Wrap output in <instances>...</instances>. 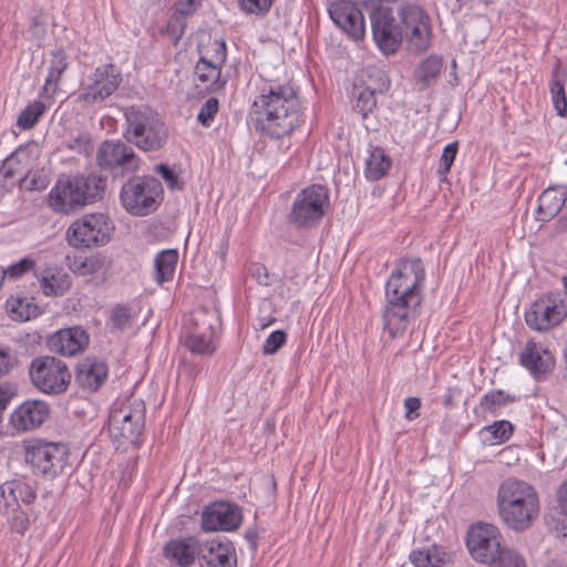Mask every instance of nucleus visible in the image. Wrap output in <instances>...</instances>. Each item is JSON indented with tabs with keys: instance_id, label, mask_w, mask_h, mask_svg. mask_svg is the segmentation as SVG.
I'll return each mask as SVG.
<instances>
[{
	"instance_id": "473e14b6",
	"label": "nucleus",
	"mask_w": 567,
	"mask_h": 567,
	"mask_svg": "<svg viewBox=\"0 0 567 567\" xmlns=\"http://www.w3.org/2000/svg\"><path fill=\"white\" fill-rule=\"evenodd\" d=\"M398 13L404 32H409L414 25L430 21V17L421 6L408 0L401 2Z\"/></svg>"
},
{
	"instance_id": "393cba45",
	"label": "nucleus",
	"mask_w": 567,
	"mask_h": 567,
	"mask_svg": "<svg viewBox=\"0 0 567 567\" xmlns=\"http://www.w3.org/2000/svg\"><path fill=\"white\" fill-rule=\"evenodd\" d=\"M203 543L195 537L169 540L164 547L165 556L179 567H188L200 558Z\"/></svg>"
},
{
	"instance_id": "052dcab7",
	"label": "nucleus",
	"mask_w": 567,
	"mask_h": 567,
	"mask_svg": "<svg viewBox=\"0 0 567 567\" xmlns=\"http://www.w3.org/2000/svg\"><path fill=\"white\" fill-rule=\"evenodd\" d=\"M404 406L406 409L405 417L408 420L412 421V420H414L415 417L419 416L417 413L413 414L414 412H416L421 408V401H420L419 398L410 396V398L405 399Z\"/></svg>"
},
{
	"instance_id": "9b49d317",
	"label": "nucleus",
	"mask_w": 567,
	"mask_h": 567,
	"mask_svg": "<svg viewBox=\"0 0 567 567\" xmlns=\"http://www.w3.org/2000/svg\"><path fill=\"white\" fill-rule=\"evenodd\" d=\"M145 425V404L141 400L114 406L109 416V431L112 439L140 444Z\"/></svg>"
},
{
	"instance_id": "69168bd1",
	"label": "nucleus",
	"mask_w": 567,
	"mask_h": 567,
	"mask_svg": "<svg viewBox=\"0 0 567 567\" xmlns=\"http://www.w3.org/2000/svg\"><path fill=\"white\" fill-rule=\"evenodd\" d=\"M443 404L445 408H450L454 404V398L451 393V390L447 391V393L443 398Z\"/></svg>"
},
{
	"instance_id": "1a4fd4ad",
	"label": "nucleus",
	"mask_w": 567,
	"mask_h": 567,
	"mask_svg": "<svg viewBox=\"0 0 567 567\" xmlns=\"http://www.w3.org/2000/svg\"><path fill=\"white\" fill-rule=\"evenodd\" d=\"M29 377L33 386L48 395L65 393L72 380L66 363L51 355L34 358L29 365Z\"/></svg>"
},
{
	"instance_id": "2eb2a0df",
	"label": "nucleus",
	"mask_w": 567,
	"mask_h": 567,
	"mask_svg": "<svg viewBox=\"0 0 567 567\" xmlns=\"http://www.w3.org/2000/svg\"><path fill=\"white\" fill-rule=\"evenodd\" d=\"M373 40L385 55L394 54L401 47L403 29L396 23L389 7H377L369 11Z\"/></svg>"
},
{
	"instance_id": "9d476101",
	"label": "nucleus",
	"mask_w": 567,
	"mask_h": 567,
	"mask_svg": "<svg viewBox=\"0 0 567 567\" xmlns=\"http://www.w3.org/2000/svg\"><path fill=\"white\" fill-rule=\"evenodd\" d=\"M113 220L103 213L85 214L71 224L66 236L76 248H92L106 245L114 231Z\"/></svg>"
},
{
	"instance_id": "13d9d810",
	"label": "nucleus",
	"mask_w": 567,
	"mask_h": 567,
	"mask_svg": "<svg viewBox=\"0 0 567 567\" xmlns=\"http://www.w3.org/2000/svg\"><path fill=\"white\" fill-rule=\"evenodd\" d=\"M23 151L19 148L14 154H12L10 157H8L2 166V174L6 178H12L17 174L22 175L23 172H18V169L14 167V164L20 163V156L22 155Z\"/></svg>"
},
{
	"instance_id": "4be33fe9",
	"label": "nucleus",
	"mask_w": 567,
	"mask_h": 567,
	"mask_svg": "<svg viewBox=\"0 0 567 567\" xmlns=\"http://www.w3.org/2000/svg\"><path fill=\"white\" fill-rule=\"evenodd\" d=\"M218 56H215V61H210L202 56L195 65L194 73L198 81L205 85L208 92H218L226 85V80L221 76V65L226 61V45L221 42L217 50Z\"/></svg>"
},
{
	"instance_id": "680f3d73",
	"label": "nucleus",
	"mask_w": 567,
	"mask_h": 567,
	"mask_svg": "<svg viewBox=\"0 0 567 567\" xmlns=\"http://www.w3.org/2000/svg\"><path fill=\"white\" fill-rule=\"evenodd\" d=\"M557 502L561 514L567 517V480L557 491Z\"/></svg>"
},
{
	"instance_id": "338daca9",
	"label": "nucleus",
	"mask_w": 567,
	"mask_h": 567,
	"mask_svg": "<svg viewBox=\"0 0 567 567\" xmlns=\"http://www.w3.org/2000/svg\"><path fill=\"white\" fill-rule=\"evenodd\" d=\"M275 321H276L275 318L259 319V327H260V329H265V328H267L268 326H270Z\"/></svg>"
},
{
	"instance_id": "39448f33",
	"label": "nucleus",
	"mask_w": 567,
	"mask_h": 567,
	"mask_svg": "<svg viewBox=\"0 0 567 567\" xmlns=\"http://www.w3.org/2000/svg\"><path fill=\"white\" fill-rule=\"evenodd\" d=\"M125 130L123 136L130 144L144 152L164 147L168 130L161 115L146 105H132L124 110Z\"/></svg>"
},
{
	"instance_id": "7ed1b4c3",
	"label": "nucleus",
	"mask_w": 567,
	"mask_h": 567,
	"mask_svg": "<svg viewBox=\"0 0 567 567\" xmlns=\"http://www.w3.org/2000/svg\"><path fill=\"white\" fill-rule=\"evenodd\" d=\"M497 509L499 517L511 529L525 530L538 517V494L527 482L509 477L498 487Z\"/></svg>"
},
{
	"instance_id": "ea45409f",
	"label": "nucleus",
	"mask_w": 567,
	"mask_h": 567,
	"mask_svg": "<svg viewBox=\"0 0 567 567\" xmlns=\"http://www.w3.org/2000/svg\"><path fill=\"white\" fill-rule=\"evenodd\" d=\"M105 268V258L99 254L75 260L73 264V271L80 276L94 275Z\"/></svg>"
},
{
	"instance_id": "0eeeda50",
	"label": "nucleus",
	"mask_w": 567,
	"mask_h": 567,
	"mask_svg": "<svg viewBox=\"0 0 567 567\" xmlns=\"http://www.w3.org/2000/svg\"><path fill=\"white\" fill-rule=\"evenodd\" d=\"M24 458L33 474L52 480L69 467V447L62 443L37 440L25 447Z\"/></svg>"
},
{
	"instance_id": "20e7f679",
	"label": "nucleus",
	"mask_w": 567,
	"mask_h": 567,
	"mask_svg": "<svg viewBox=\"0 0 567 567\" xmlns=\"http://www.w3.org/2000/svg\"><path fill=\"white\" fill-rule=\"evenodd\" d=\"M106 177L100 174L69 176L56 182L49 194V205L60 214H70L103 197Z\"/></svg>"
},
{
	"instance_id": "72a5a7b5",
	"label": "nucleus",
	"mask_w": 567,
	"mask_h": 567,
	"mask_svg": "<svg viewBox=\"0 0 567 567\" xmlns=\"http://www.w3.org/2000/svg\"><path fill=\"white\" fill-rule=\"evenodd\" d=\"M447 558V554L436 545L410 554V560L415 567H442Z\"/></svg>"
},
{
	"instance_id": "c9c22d12",
	"label": "nucleus",
	"mask_w": 567,
	"mask_h": 567,
	"mask_svg": "<svg viewBox=\"0 0 567 567\" xmlns=\"http://www.w3.org/2000/svg\"><path fill=\"white\" fill-rule=\"evenodd\" d=\"M409 47L415 52H423L427 50L431 43V27L430 21L414 25L413 29L405 32Z\"/></svg>"
},
{
	"instance_id": "f03ea898",
	"label": "nucleus",
	"mask_w": 567,
	"mask_h": 567,
	"mask_svg": "<svg viewBox=\"0 0 567 567\" xmlns=\"http://www.w3.org/2000/svg\"><path fill=\"white\" fill-rule=\"evenodd\" d=\"M252 110L256 130L272 138L290 135L303 122L298 90L289 82L264 86Z\"/></svg>"
},
{
	"instance_id": "c03bdc74",
	"label": "nucleus",
	"mask_w": 567,
	"mask_h": 567,
	"mask_svg": "<svg viewBox=\"0 0 567 567\" xmlns=\"http://www.w3.org/2000/svg\"><path fill=\"white\" fill-rule=\"evenodd\" d=\"M489 565L492 567H526L525 560L518 553L504 547Z\"/></svg>"
},
{
	"instance_id": "2f4dec72",
	"label": "nucleus",
	"mask_w": 567,
	"mask_h": 567,
	"mask_svg": "<svg viewBox=\"0 0 567 567\" xmlns=\"http://www.w3.org/2000/svg\"><path fill=\"white\" fill-rule=\"evenodd\" d=\"M178 262V252L175 249H166L155 257V280L162 285L173 279Z\"/></svg>"
},
{
	"instance_id": "ddd939ff",
	"label": "nucleus",
	"mask_w": 567,
	"mask_h": 567,
	"mask_svg": "<svg viewBox=\"0 0 567 567\" xmlns=\"http://www.w3.org/2000/svg\"><path fill=\"white\" fill-rule=\"evenodd\" d=\"M567 318V299L549 291L535 300L525 313L526 324L539 332L559 326Z\"/></svg>"
},
{
	"instance_id": "bf43d9fd",
	"label": "nucleus",
	"mask_w": 567,
	"mask_h": 567,
	"mask_svg": "<svg viewBox=\"0 0 567 567\" xmlns=\"http://www.w3.org/2000/svg\"><path fill=\"white\" fill-rule=\"evenodd\" d=\"M248 272L259 285H269V274L265 265L254 262L248 267Z\"/></svg>"
},
{
	"instance_id": "4d7b16f0",
	"label": "nucleus",
	"mask_w": 567,
	"mask_h": 567,
	"mask_svg": "<svg viewBox=\"0 0 567 567\" xmlns=\"http://www.w3.org/2000/svg\"><path fill=\"white\" fill-rule=\"evenodd\" d=\"M8 517V523L10 525L11 530L23 534L29 527V519L24 512L20 508L12 511Z\"/></svg>"
},
{
	"instance_id": "49530a36",
	"label": "nucleus",
	"mask_w": 567,
	"mask_h": 567,
	"mask_svg": "<svg viewBox=\"0 0 567 567\" xmlns=\"http://www.w3.org/2000/svg\"><path fill=\"white\" fill-rule=\"evenodd\" d=\"M550 93L554 106L557 111V114L560 117L567 116V99L564 87V81L559 79H555L550 84Z\"/></svg>"
},
{
	"instance_id": "f8f14e48",
	"label": "nucleus",
	"mask_w": 567,
	"mask_h": 567,
	"mask_svg": "<svg viewBox=\"0 0 567 567\" xmlns=\"http://www.w3.org/2000/svg\"><path fill=\"white\" fill-rule=\"evenodd\" d=\"M122 81V73L113 63L100 65L81 83L76 100L85 105L102 103L120 87Z\"/></svg>"
},
{
	"instance_id": "bb28decb",
	"label": "nucleus",
	"mask_w": 567,
	"mask_h": 567,
	"mask_svg": "<svg viewBox=\"0 0 567 567\" xmlns=\"http://www.w3.org/2000/svg\"><path fill=\"white\" fill-rule=\"evenodd\" d=\"M443 60L437 55L424 59L414 70L413 78L420 90L434 85L442 72Z\"/></svg>"
},
{
	"instance_id": "e2e57ef3",
	"label": "nucleus",
	"mask_w": 567,
	"mask_h": 567,
	"mask_svg": "<svg viewBox=\"0 0 567 567\" xmlns=\"http://www.w3.org/2000/svg\"><path fill=\"white\" fill-rule=\"evenodd\" d=\"M245 538L250 543L251 549H257L258 533L256 528H248L245 533Z\"/></svg>"
},
{
	"instance_id": "a19ab883",
	"label": "nucleus",
	"mask_w": 567,
	"mask_h": 567,
	"mask_svg": "<svg viewBox=\"0 0 567 567\" xmlns=\"http://www.w3.org/2000/svg\"><path fill=\"white\" fill-rule=\"evenodd\" d=\"M357 91L353 109L367 117L377 106L375 92L370 87H359Z\"/></svg>"
},
{
	"instance_id": "7c9ffc66",
	"label": "nucleus",
	"mask_w": 567,
	"mask_h": 567,
	"mask_svg": "<svg viewBox=\"0 0 567 567\" xmlns=\"http://www.w3.org/2000/svg\"><path fill=\"white\" fill-rule=\"evenodd\" d=\"M565 206L564 199L558 195V185L546 188L538 198V219L548 221Z\"/></svg>"
},
{
	"instance_id": "0e129e2a",
	"label": "nucleus",
	"mask_w": 567,
	"mask_h": 567,
	"mask_svg": "<svg viewBox=\"0 0 567 567\" xmlns=\"http://www.w3.org/2000/svg\"><path fill=\"white\" fill-rule=\"evenodd\" d=\"M195 1L196 0H187L186 6L182 4L181 8L177 9V11L185 16L190 14L196 9Z\"/></svg>"
},
{
	"instance_id": "b1692460",
	"label": "nucleus",
	"mask_w": 567,
	"mask_h": 567,
	"mask_svg": "<svg viewBox=\"0 0 567 567\" xmlns=\"http://www.w3.org/2000/svg\"><path fill=\"white\" fill-rule=\"evenodd\" d=\"M200 567H237L235 549L230 544L217 540L203 543Z\"/></svg>"
},
{
	"instance_id": "603ef678",
	"label": "nucleus",
	"mask_w": 567,
	"mask_h": 567,
	"mask_svg": "<svg viewBox=\"0 0 567 567\" xmlns=\"http://www.w3.org/2000/svg\"><path fill=\"white\" fill-rule=\"evenodd\" d=\"M19 509V504L13 498L9 485L3 483L0 486V513L4 516H9L12 511Z\"/></svg>"
},
{
	"instance_id": "09e8293b",
	"label": "nucleus",
	"mask_w": 567,
	"mask_h": 567,
	"mask_svg": "<svg viewBox=\"0 0 567 567\" xmlns=\"http://www.w3.org/2000/svg\"><path fill=\"white\" fill-rule=\"evenodd\" d=\"M18 364L16 352L9 347L0 346V378L10 374Z\"/></svg>"
},
{
	"instance_id": "37998d69",
	"label": "nucleus",
	"mask_w": 567,
	"mask_h": 567,
	"mask_svg": "<svg viewBox=\"0 0 567 567\" xmlns=\"http://www.w3.org/2000/svg\"><path fill=\"white\" fill-rule=\"evenodd\" d=\"M484 431L491 434L492 444H502L512 436L514 427L509 421L502 420L485 426Z\"/></svg>"
},
{
	"instance_id": "f3484780",
	"label": "nucleus",
	"mask_w": 567,
	"mask_h": 567,
	"mask_svg": "<svg viewBox=\"0 0 567 567\" xmlns=\"http://www.w3.org/2000/svg\"><path fill=\"white\" fill-rule=\"evenodd\" d=\"M353 0H333L329 2L328 12L337 27L351 39L362 40L365 33L363 13Z\"/></svg>"
},
{
	"instance_id": "de8ad7c7",
	"label": "nucleus",
	"mask_w": 567,
	"mask_h": 567,
	"mask_svg": "<svg viewBox=\"0 0 567 567\" xmlns=\"http://www.w3.org/2000/svg\"><path fill=\"white\" fill-rule=\"evenodd\" d=\"M219 110L217 97H209L200 107L197 114V121L205 127H209Z\"/></svg>"
},
{
	"instance_id": "412c9836",
	"label": "nucleus",
	"mask_w": 567,
	"mask_h": 567,
	"mask_svg": "<svg viewBox=\"0 0 567 567\" xmlns=\"http://www.w3.org/2000/svg\"><path fill=\"white\" fill-rule=\"evenodd\" d=\"M89 344V334L81 327L61 329L49 337L47 346L51 352L72 357L82 352Z\"/></svg>"
},
{
	"instance_id": "58836bf2",
	"label": "nucleus",
	"mask_w": 567,
	"mask_h": 567,
	"mask_svg": "<svg viewBox=\"0 0 567 567\" xmlns=\"http://www.w3.org/2000/svg\"><path fill=\"white\" fill-rule=\"evenodd\" d=\"M515 401V396L503 390H492L481 398L480 406L486 412H496Z\"/></svg>"
},
{
	"instance_id": "c756f323",
	"label": "nucleus",
	"mask_w": 567,
	"mask_h": 567,
	"mask_svg": "<svg viewBox=\"0 0 567 567\" xmlns=\"http://www.w3.org/2000/svg\"><path fill=\"white\" fill-rule=\"evenodd\" d=\"M6 309L16 321H28L40 315L33 298L24 296H11L6 302Z\"/></svg>"
},
{
	"instance_id": "3c124183",
	"label": "nucleus",
	"mask_w": 567,
	"mask_h": 567,
	"mask_svg": "<svg viewBox=\"0 0 567 567\" xmlns=\"http://www.w3.org/2000/svg\"><path fill=\"white\" fill-rule=\"evenodd\" d=\"M34 266H35V261L32 258H30V257L22 258L18 262L9 266L3 271V277H8L10 279H18V278L22 277L24 274H27L28 271L32 270L34 268Z\"/></svg>"
},
{
	"instance_id": "4468645a",
	"label": "nucleus",
	"mask_w": 567,
	"mask_h": 567,
	"mask_svg": "<svg viewBox=\"0 0 567 567\" xmlns=\"http://www.w3.org/2000/svg\"><path fill=\"white\" fill-rule=\"evenodd\" d=\"M130 143L121 140H106L101 143L96 153V164L109 171L114 177L135 173L141 163Z\"/></svg>"
},
{
	"instance_id": "c85d7f7f",
	"label": "nucleus",
	"mask_w": 567,
	"mask_h": 567,
	"mask_svg": "<svg viewBox=\"0 0 567 567\" xmlns=\"http://www.w3.org/2000/svg\"><path fill=\"white\" fill-rule=\"evenodd\" d=\"M218 316L215 311L206 307L195 309L188 317L186 328L187 333L197 332L198 334H215Z\"/></svg>"
},
{
	"instance_id": "aec40b11",
	"label": "nucleus",
	"mask_w": 567,
	"mask_h": 567,
	"mask_svg": "<svg viewBox=\"0 0 567 567\" xmlns=\"http://www.w3.org/2000/svg\"><path fill=\"white\" fill-rule=\"evenodd\" d=\"M519 363L536 380H542L554 369L555 358L542 344L534 340H528L519 353Z\"/></svg>"
},
{
	"instance_id": "e433bc0d",
	"label": "nucleus",
	"mask_w": 567,
	"mask_h": 567,
	"mask_svg": "<svg viewBox=\"0 0 567 567\" xmlns=\"http://www.w3.org/2000/svg\"><path fill=\"white\" fill-rule=\"evenodd\" d=\"M214 337L215 334L189 332L186 334L185 347L193 353L210 355L215 352Z\"/></svg>"
},
{
	"instance_id": "774afa93",
	"label": "nucleus",
	"mask_w": 567,
	"mask_h": 567,
	"mask_svg": "<svg viewBox=\"0 0 567 567\" xmlns=\"http://www.w3.org/2000/svg\"><path fill=\"white\" fill-rule=\"evenodd\" d=\"M558 195L564 199V204L567 202V187L558 185Z\"/></svg>"
},
{
	"instance_id": "f704fd0d",
	"label": "nucleus",
	"mask_w": 567,
	"mask_h": 567,
	"mask_svg": "<svg viewBox=\"0 0 567 567\" xmlns=\"http://www.w3.org/2000/svg\"><path fill=\"white\" fill-rule=\"evenodd\" d=\"M391 159L381 147H374L367 161L365 177L370 181H378L389 172Z\"/></svg>"
},
{
	"instance_id": "cd10ccee",
	"label": "nucleus",
	"mask_w": 567,
	"mask_h": 567,
	"mask_svg": "<svg viewBox=\"0 0 567 567\" xmlns=\"http://www.w3.org/2000/svg\"><path fill=\"white\" fill-rule=\"evenodd\" d=\"M68 66L65 52L62 49L52 51L49 72L42 89L43 95L51 97L58 91V84Z\"/></svg>"
},
{
	"instance_id": "a18cd8bd",
	"label": "nucleus",
	"mask_w": 567,
	"mask_h": 567,
	"mask_svg": "<svg viewBox=\"0 0 567 567\" xmlns=\"http://www.w3.org/2000/svg\"><path fill=\"white\" fill-rule=\"evenodd\" d=\"M109 322L113 329L124 331L130 328L132 322V313L128 307L116 305L112 310Z\"/></svg>"
},
{
	"instance_id": "f257e3e1",
	"label": "nucleus",
	"mask_w": 567,
	"mask_h": 567,
	"mask_svg": "<svg viewBox=\"0 0 567 567\" xmlns=\"http://www.w3.org/2000/svg\"><path fill=\"white\" fill-rule=\"evenodd\" d=\"M425 270L421 258L401 259L385 285L383 324L391 338L402 336L422 303Z\"/></svg>"
},
{
	"instance_id": "8fccbe9b",
	"label": "nucleus",
	"mask_w": 567,
	"mask_h": 567,
	"mask_svg": "<svg viewBox=\"0 0 567 567\" xmlns=\"http://www.w3.org/2000/svg\"><path fill=\"white\" fill-rule=\"evenodd\" d=\"M238 2L245 13L265 16L269 12L274 0H238Z\"/></svg>"
},
{
	"instance_id": "864d4df0",
	"label": "nucleus",
	"mask_w": 567,
	"mask_h": 567,
	"mask_svg": "<svg viewBox=\"0 0 567 567\" xmlns=\"http://www.w3.org/2000/svg\"><path fill=\"white\" fill-rule=\"evenodd\" d=\"M287 333L282 330L271 332L266 339L262 351L265 354H275L286 343Z\"/></svg>"
},
{
	"instance_id": "423d86ee",
	"label": "nucleus",
	"mask_w": 567,
	"mask_h": 567,
	"mask_svg": "<svg viewBox=\"0 0 567 567\" xmlns=\"http://www.w3.org/2000/svg\"><path fill=\"white\" fill-rule=\"evenodd\" d=\"M163 187L153 176L133 177L122 186L120 198L123 207L133 216H147L161 204Z\"/></svg>"
},
{
	"instance_id": "6ab92c4d",
	"label": "nucleus",
	"mask_w": 567,
	"mask_h": 567,
	"mask_svg": "<svg viewBox=\"0 0 567 567\" xmlns=\"http://www.w3.org/2000/svg\"><path fill=\"white\" fill-rule=\"evenodd\" d=\"M50 405L43 400H27L10 415V425L18 433L39 429L49 417Z\"/></svg>"
},
{
	"instance_id": "6e6552de",
	"label": "nucleus",
	"mask_w": 567,
	"mask_h": 567,
	"mask_svg": "<svg viewBox=\"0 0 567 567\" xmlns=\"http://www.w3.org/2000/svg\"><path fill=\"white\" fill-rule=\"evenodd\" d=\"M329 206L328 189L312 184L299 192L288 214L289 223L297 229L316 227Z\"/></svg>"
},
{
	"instance_id": "5fc2aeb1",
	"label": "nucleus",
	"mask_w": 567,
	"mask_h": 567,
	"mask_svg": "<svg viewBox=\"0 0 567 567\" xmlns=\"http://www.w3.org/2000/svg\"><path fill=\"white\" fill-rule=\"evenodd\" d=\"M155 171L162 176L171 189L182 190L184 183L179 179L177 173L165 164H158Z\"/></svg>"
},
{
	"instance_id": "a211bd4d",
	"label": "nucleus",
	"mask_w": 567,
	"mask_h": 567,
	"mask_svg": "<svg viewBox=\"0 0 567 567\" xmlns=\"http://www.w3.org/2000/svg\"><path fill=\"white\" fill-rule=\"evenodd\" d=\"M243 515L238 505L228 502H215L202 513V527L206 532H233L241 524Z\"/></svg>"
},
{
	"instance_id": "dca6fc26",
	"label": "nucleus",
	"mask_w": 567,
	"mask_h": 567,
	"mask_svg": "<svg viewBox=\"0 0 567 567\" xmlns=\"http://www.w3.org/2000/svg\"><path fill=\"white\" fill-rule=\"evenodd\" d=\"M502 535L493 524L472 526L467 532L466 546L474 560L489 565L494 561L502 547Z\"/></svg>"
},
{
	"instance_id": "5701e85b",
	"label": "nucleus",
	"mask_w": 567,
	"mask_h": 567,
	"mask_svg": "<svg viewBox=\"0 0 567 567\" xmlns=\"http://www.w3.org/2000/svg\"><path fill=\"white\" fill-rule=\"evenodd\" d=\"M107 374L109 368L105 362L87 357L76 364L75 382L83 390L95 392L104 384Z\"/></svg>"
},
{
	"instance_id": "a878e982",
	"label": "nucleus",
	"mask_w": 567,
	"mask_h": 567,
	"mask_svg": "<svg viewBox=\"0 0 567 567\" xmlns=\"http://www.w3.org/2000/svg\"><path fill=\"white\" fill-rule=\"evenodd\" d=\"M37 277L42 292L48 297H60L71 287L70 275L61 267L48 266Z\"/></svg>"
},
{
	"instance_id": "4c0bfd02",
	"label": "nucleus",
	"mask_w": 567,
	"mask_h": 567,
	"mask_svg": "<svg viewBox=\"0 0 567 567\" xmlns=\"http://www.w3.org/2000/svg\"><path fill=\"white\" fill-rule=\"evenodd\" d=\"M47 105L41 101H34L30 103L24 110H22L17 118V126L21 130L33 128L40 117L44 114Z\"/></svg>"
},
{
	"instance_id": "79ce46f5",
	"label": "nucleus",
	"mask_w": 567,
	"mask_h": 567,
	"mask_svg": "<svg viewBox=\"0 0 567 567\" xmlns=\"http://www.w3.org/2000/svg\"><path fill=\"white\" fill-rule=\"evenodd\" d=\"M6 483L9 485V489H11V494H13V498H16L19 505L20 503L29 505L35 499V489L30 484L21 480H12Z\"/></svg>"
},
{
	"instance_id": "6e6d98bb",
	"label": "nucleus",
	"mask_w": 567,
	"mask_h": 567,
	"mask_svg": "<svg viewBox=\"0 0 567 567\" xmlns=\"http://www.w3.org/2000/svg\"><path fill=\"white\" fill-rule=\"evenodd\" d=\"M457 154V143H451L446 145L443 150L442 156H441V165L439 167V175L440 176H446V174L450 172L453 162Z\"/></svg>"
}]
</instances>
